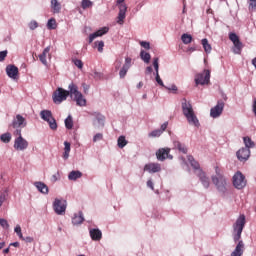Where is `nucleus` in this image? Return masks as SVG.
Here are the masks:
<instances>
[{
  "label": "nucleus",
  "mask_w": 256,
  "mask_h": 256,
  "mask_svg": "<svg viewBox=\"0 0 256 256\" xmlns=\"http://www.w3.org/2000/svg\"><path fill=\"white\" fill-rule=\"evenodd\" d=\"M181 107L182 113L187 119L189 125L197 127V129H199V127H201V123H199V118H197V115H195V111L193 110V105H191V102L187 101L186 98H183Z\"/></svg>",
  "instance_id": "nucleus-1"
},
{
  "label": "nucleus",
  "mask_w": 256,
  "mask_h": 256,
  "mask_svg": "<svg viewBox=\"0 0 256 256\" xmlns=\"http://www.w3.org/2000/svg\"><path fill=\"white\" fill-rule=\"evenodd\" d=\"M245 223H247L245 219V215L241 214L237 219L236 222L233 224V240L234 243L240 241L241 235L243 233V229H245Z\"/></svg>",
  "instance_id": "nucleus-2"
},
{
  "label": "nucleus",
  "mask_w": 256,
  "mask_h": 256,
  "mask_svg": "<svg viewBox=\"0 0 256 256\" xmlns=\"http://www.w3.org/2000/svg\"><path fill=\"white\" fill-rule=\"evenodd\" d=\"M211 179L218 193L225 195L227 193V178L225 176H211Z\"/></svg>",
  "instance_id": "nucleus-3"
},
{
  "label": "nucleus",
  "mask_w": 256,
  "mask_h": 256,
  "mask_svg": "<svg viewBox=\"0 0 256 256\" xmlns=\"http://www.w3.org/2000/svg\"><path fill=\"white\" fill-rule=\"evenodd\" d=\"M52 207L56 215H65V211H67V200L63 198H56L53 201Z\"/></svg>",
  "instance_id": "nucleus-4"
},
{
  "label": "nucleus",
  "mask_w": 256,
  "mask_h": 256,
  "mask_svg": "<svg viewBox=\"0 0 256 256\" xmlns=\"http://www.w3.org/2000/svg\"><path fill=\"white\" fill-rule=\"evenodd\" d=\"M194 81L196 87L198 85H209V82L211 81V71L206 69L203 70V72L196 74Z\"/></svg>",
  "instance_id": "nucleus-5"
},
{
  "label": "nucleus",
  "mask_w": 256,
  "mask_h": 256,
  "mask_svg": "<svg viewBox=\"0 0 256 256\" xmlns=\"http://www.w3.org/2000/svg\"><path fill=\"white\" fill-rule=\"evenodd\" d=\"M69 97V92L63 88H58L56 91H54L52 95V99L56 105H61L63 101H67V98Z\"/></svg>",
  "instance_id": "nucleus-6"
},
{
  "label": "nucleus",
  "mask_w": 256,
  "mask_h": 256,
  "mask_svg": "<svg viewBox=\"0 0 256 256\" xmlns=\"http://www.w3.org/2000/svg\"><path fill=\"white\" fill-rule=\"evenodd\" d=\"M233 186L235 189H245L247 186V180H245V175L240 171L236 172L233 176Z\"/></svg>",
  "instance_id": "nucleus-7"
},
{
  "label": "nucleus",
  "mask_w": 256,
  "mask_h": 256,
  "mask_svg": "<svg viewBox=\"0 0 256 256\" xmlns=\"http://www.w3.org/2000/svg\"><path fill=\"white\" fill-rule=\"evenodd\" d=\"M116 5H118L119 9L117 23L122 25L123 21H125V17H127V4H125V0H117Z\"/></svg>",
  "instance_id": "nucleus-8"
},
{
  "label": "nucleus",
  "mask_w": 256,
  "mask_h": 256,
  "mask_svg": "<svg viewBox=\"0 0 256 256\" xmlns=\"http://www.w3.org/2000/svg\"><path fill=\"white\" fill-rule=\"evenodd\" d=\"M223 109H225V102L218 100L217 105L210 109V117H212V119H218V117L223 115Z\"/></svg>",
  "instance_id": "nucleus-9"
},
{
  "label": "nucleus",
  "mask_w": 256,
  "mask_h": 256,
  "mask_svg": "<svg viewBox=\"0 0 256 256\" xmlns=\"http://www.w3.org/2000/svg\"><path fill=\"white\" fill-rule=\"evenodd\" d=\"M29 147V142L23 138V136H18L14 140V149L16 151H25Z\"/></svg>",
  "instance_id": "nucleus-10"
},
{
  "label": "nucleus",
  "mask_w": 256,
  "mask_h": 256,
  "mask_svg": "<svg viewBox=\"0 0 256 256\" xmlns=\"http://www.w3.org/2000/svg\"><path fill=\"white\" fill-rule=\"evenodd\" d=\"M171 153L170 148H160L156 151V157L158 161H165V159H173V155L169 154Z\"/></svg>",
  "instance_id": "nucleus-11"
},
{
  "label": "nucleus",
  "mask_w": 256,
  "mask_h": 256,
  "mask_svg": "<svg viewBox=\"0 0 256 256\" xmlns=\"http://www.w3.org/2000/svg\"><path fill=\"white\" fill-rule=\"evenodd\" d=\"M132 62H133V59H131V57L125 58V63L123 64L122 68L119 71L120 79H125L127 72L129 71V69H131Z\"/></svg>",
  "instance_id": "nucleus-12"
},
{
  "label": "nucleus",
  "mask_w": 256,
  "mask_h": 256,
  "mask_svg": "<svg viewBox=\"0 0 256 256\" xmlns=\"http://www.w3.org/2000/svg\"><path fill=\"white\" fill-rule=\"evenodd\" d=\"M238 161H248L251 157V150L249 148H241L236 152Z\"/></svg>",
  "instance_id": "nucleus-13"
},
{
  "label": "nucleus",
  "mask_w": 256,
  "mask_h": 256,
  "mask_svg": "<svg viewBox=\"0 0 256 256\" xmlns=\"http://www.w3.org/2000/svg\"><path fill=\"white\" fill-rule=\"evenodd\" d=\"M6 74L10 79H17L19 77V68L13 64L6 66Z\"/></svg>",
  "instance_id": "nucleus-14"
},
{
  "label": "nucleus",
  "mask_w": 256,
  "mask_h": 256,
  "mask_svg": "<svg viewBox=\"0 0 256 256\" xmlns=\"http://www.w3.org/2000/svg\"><path fill=\"white\" fill-rule=\"evenodd\" d=\"M109 33V27H102L98 31L89 35V43H93L97 37H103V35H107Z\"/></svg>",
  "instance_id": "nucleus-15"
},
{
  "label": "nucleus",
  "mask_w": 256,
  "mask_h": 256,
  "mask_svg": "<svg viewBox=\"0 0 256 256\" xmlns=\"http://www.w3.org/2000/svg\"><path fill=\"white\" fill-rule=\"evenodd\" d=\"M144 171H146L147 173H150V174L159 173V172H161V164H159V163L145 164Z\"/></svg>",
  "instance_id": "nucleus-16"
},
{
  "label": "nucleus",
  "mask_w": 256,
  "mask_h": 256,
  "mask_svg": "<svg viewBox=\"0 0 256 256\" xmlns=\"http://www.w3.org/2000/svg\"><path fill=\"white\" fill-rule=\"evenodd\" d=\"M197 177L199 178L200 182L202 183L204 189H209L211 185V181L209 180V177H207V174L203 170H199Z\"/></svg>",
  "instance_id": "nucleus-17"
},
{
  "label": "nucleus",
  "mask_w": 256,
  "mask_h": 256,
  "mask_svg": "<svg viewBox=\"0 0 256 256\" xmlns=\"http://www.w3.org/2000/svg\"><path fill=\"white\" fill-rule=\"evenodd\" d=\"M89 235L92 241H101L103 239V232L99 228H92L89 230Z\"/></svg>",
  "instance_id": "nucleus-18"
},
{
  "label": "nucleus",
  "mask_w": 256,
  "mask_h": 256,
  "mask_svg": "<svg viewBox=\"0 0 256 256\" xmlns=\"http://www.w3.org/2000/svg\"><path fill=\"white\" fill-rule=\"evenodd\" d=\"M244 252H245V243H243V240H239L234 251L231 253V256H243Z\"/></svg>",
  "instance_id": "nucleus-19"
},
{
  "label": "nucleus",
  "mask_w": 256,
  "mask_h": 256,
  "mask_svg": "<svg viewBox=\"0 0 256 256\" xmlns=\"http://www.w3.org/2000/svg\"><path fill=\"white\" fill-rule=\"evenodd\" d=\"M12 126L14 129H17L19 127H27V122L25 121V118L22 117L20 114L16 115V119L13 120Z\"/></svg>",
  "instance_id": "nucleus-20"
},
{
  "label": "nucleus",
  "mask_w": 256,
  "mask_h": 256,
  "mask_svg": "<svg viewBox=\"0 0 256 256\" xmlns=\"http://www.w3.org/2000/svg\"><path fill=\"white\" fill-rule=\"evenodd\" d=\"M34 186L42 195H49V187L44 182H35Z\"/></svg>",
  "instance_id": "nucleus-21"
},
{
  "label": "nucleus",
  "mask_w": 256,
  "mask_h": 256,
  "mask_svg": "<svg viewBox=\"0 0 256 256\" xmlns=\"http://www.w3.org/2000/svg\"><path fill=\"white\" fill-rule=\"evenodd\" d=\"M68 89L67 90V93H68V97H76L78 95H80V91H79V88L77 87V85H75V83H70L69 86H68Z\"/></svg>",
  "instance_id": "nucleus-22"
},
{
  "label": "nucleus",
  "mask_w": 256,
  "mask_h": 256,
  "mask_svg": "<svg viewBox=\"0 0 256 256\" xmlns=\"http://www.w3.org/2000/svg\"><path fill=\"white\" fill-rule=\"evenodd\" d=\"M85 221V217L83 216V212L79 211L78 214H74L72 217L73 225H81Z\"/></svg>",
  "instance_id": "nucleus-23"
},
{
  "label": "nucleus",
  "mask_w": 256,
  "mask_h": 256,
  "mask_svg": "<svg viewBox=\"0 0 256 256\" xmlns=\"http://www.w3.org/2000/svg\"><path fill=\"white\" fill-rule=\"evenodd\" d=\"M83 177V173L79 170H73L68 174L69 181H77V179H81Z\"/></svg>",
  "instance_id": "nucleus-24"
},
{
  "label": "nucleus",
  "mask_w": 256,
  "mask_h": 256,
  "mask_svg": "<svg viewBox=\"0 0 256 256\" xmlns=\"http://www.w3.org/2000/svg\"><path fill=\"white\" fill-rule=\"evenodd\" d=\"M74 101H76V105H78V107H85V105H87V99L83 97L81 92L74 97Z\"/></svg>",
  "instance_id": "nucleus-25"
},
{
  "label": "nucleus",
  "mask_w": 256,
  "mask_h": 256,
  "mask_svg": "<svg viewBox=\"0 0 256 256\" xmlns=\"http://www.w3.org/2000/svg\"><path fill=\"white\" fill-rule=\"evenodd\" d=\"M51 51V46H47L42 54H40L38 57L42 63V65H47V54H49V52Z\"/></svg>",
  "instance_id": "nucleus-26"
},
{
  "label": "nucleus",
  "mask_w": 256,
  "mask_h": 256,
  "mask_svg": "<svg viewBox=\"0 0 256 256\" xmlns=\"http://www.w3.org/2000/svg\"><path fill=\"white\" fill-rule=\"evenodd\" d=\"M234 47L232 48V51L235 55H241V51L243 50V42L241 40H238L237 42L233 43Z\"/></svg>",
  "instance_id": "nucleus-27"
},
{
  "label": "nucleus",
  "mask_w": 256,
  "mask_h": 256,
  "mask_svg": "<svg viewBox=\"0 0 256 256\" xmlns=\"http://www.w3.org/2000/svg\"><path fill=\"white\" fill-rule=\"evenodd\" d=\"M173 145H174V148L180 151V153H184V155H187V146H185V144L176 140L173 142Z\"/></svg>",
  "instance_id": "nucleus-28"
},
{
  "label": "nucleus",
  "mask_w": 256,
  "mask_h": 256,
  "mask_svg": "<svg viewBox=\"0 0 256 256\" xmlns=\"http://www.w3.org/2000/svg\"><path fill=\"white\" fill-rule=\"evenodd\" d=\"M188 162L190 163L191 167H193V169H195L196 171L199 170L201 171V166L199 165V162H197V160H195V158L191 155L187 156Z\"/></svg>",
  "instance_id": "nucleus-29"
},
{
  "label": "nucleus",
  "mask_w": 256,
  "mask_h": 256,
  "mask_svg": "<svg viewBox=\"0 0 256 256\" xmlns=\"http://www.w3.org/2000/svg\"><path fill=\"white\" fill-rule=\"evenodd\" d=\"M140 58L146 65H149L151 63V54L149 52H146L145 50L140 51Z\"/></svg>",
  "instance_id": "nucleus-30"
},
{
  "label": "nucleus",
  "mask_w": 256,
  "mask_h": 256,
  "mask_svg": "<svg viewBox=\"0 0 256 256\" xmlns=\"http://www.w3.org/2000/svg\"><path fill=\"white\" fill-rule=\"evenodd\" d=\"M40 117L43 121H49V119L53 118V112H51V110H42Z\"/></svg>",
  "instance_id": "nucleus-31"
},
{
  "label": "nucleus",
  "mask_w": 256,
  "mask_h": 256,
  "mask_svg": "<svg viewBox=\"0 0 256 256\" xmlns=\"http://www.w3.org/2000/svg\"><path fill=\"white\" fill-rule=\"evenodd\" d=\"M51 9L53 13H61V3L58 0H51Z\"/></svg>",
  "instance_id": "nucleus-32"
},
{
  "label": "nucleus",
  "mask_w": 256,
  "mask_h": 256,
  "mask_svg": "<svg viewBox=\"0 0 256 256\" xmlns=\"http://www.w3.org/2000/svg\"><path fill=\"white\" fill-rule=\"evenodd\" d=\"M201 43L205 53L207 54L211 53L213 48L211 47V44H209V40H207V38H204L202 39Z\"/></svg>",
  "instance_id": "nucleus-33"
},
{
  "label": "nucleus",
  "mask_w": 256,
  "mask_h": 256,
  "mask_svg": "<svg viewBox=\"0 0 256 256\" xmlns=\"http://www.w3.org/2000/svg\"><path fill=\"white\" fill-rule=\"evenodd\" d=\"M244 144H245V149H252V147H255V142L249 138V136H246L243 138Z\"/></svg>",
  "instance_id": "nucleus-34"
},
{
  "label": "nucleus",
  "mask_w": 256,
  "mask_h": 256,
  "mask_svg": "<svg viewBox=\"0 0 256 256\" xmlns=\"http://www.w3.org/2000/svg\"><path fill=\"white\" fill-rule=\"evenodd\" d=\"M181 41L184 43V45H189V43L193 41V36H191V34L184 33L181 36Z\"/></svg>",
  "instance_id": "nucleus-35"
},
{
  "label": "nucleus",
  "mask_w": 256,
  "mask_h": 256,
  "mask_svg": "<svg viewBox=\"0 0 256 256\" xmlns=\"http://www.w3.org/2000/svg\"><path fill=\"white\" fill-rule=\"evenodd\" d=\"M45 121L46 123H48L52 131H57V120H55V117L49 118L48 120H45Z\"/></svg>",
  "instance_id": "nucleus-36"
},
{
  "label": "nucleus",
  "mask_w": 256,
  "mask_h": 256,
  "mask_svg": "<svg viewBox=\"0 0 256 256\" xmlns=\"http://www.w3.org/2000/svg\"><path fill=\"white\" fill-rule=\"evenodd\" d=\"M66 129H73V116L68 115L64 121Z\"/></svg>",
  "instance_id": "nucleus-37"
},
{
  "label": "nucleus",
  "mask_w": 256,
  "mask_h": 256,
  "mask_svg": "<svg viewBox=\"0 0 256 256\" xmlns=\"http://www.w3.org/2000/svg\"><path fill=\"white\" fill-rule=\"evenodd\" d=\"M2 143H11V133L7 132L0 136Z\"/></svg>",
  "instance_id": "nucleus-38"
},
{
  "label": "nucleus",
  "mask_w": 256,
  "mask_h": 256,
  "mask_svg": "<svg viewBox=\"0 0 256 256\" xmlns=\"http://www.w3.org/2000/svg\"><path fill=\"white\" fill-rule=\"evenodd\" d=\"M248 11L255 13L256 11V0H248Z\"/></svg>",
  "instance_id": "nucleus-39"
},
{
  "label": "nucleus",
  "mask_w": 256,
  "mask_h": 256,
  "mask_svg": "<svg viewBox=\"0 0 256 256\" xmlns=\"http://www.w3.org/2000/svg\"><path fill=\"white\" fill-rule=\"evenodd\" d=\"M118 147L120 149H123L127 145V139H125V136H120L117 140Z\"/></svg>",
  "instance_id": "nucleus-40"
},
{
  "label": "nucleus",
  "mask_w": 256,
  "mask_h": 256,
  "mask_svg": "<svg viewBox=\"0 0 256 256\" xmlns=\"http://www.w3.org/2000/svg\"><path fill=\"white\" fill-rule=\"evenodd\" d=\"M47 27L48 29H57V21L55 18H51L47 22Z\"/></svg>",
  "instance_id": "nucleus-41"
},
{
  "label": "nucleus",
  "mask_w": 256,
  "mask_h": 256,
  "mask_svg": "<svg viewBox=\"0 0 256 256\" xmlns=\"http://www.w3.org/2000/svg\"><path fill=\"white\" fill-rule=\"evenodd\" d=\"M81 7L82 9H89L90 7H93V2L91 0H82Z\"/></svg>",
  "instance_id": "nucleus-42"
},
{
  "label": "nucleus",
  "mask_w": 256,
  "mask_h": 256,
  "mask_svg": "<svg viewBox=\"0 0 256 256\" xmlns=\"http://www.w3.org/2000/svg\"><path fill=\"white\" fill-rule=\"evenodd\" d=\"M161 135H163V130L156 129V130H153L152 132H150L148 134V137H161Z\"/></svg>",
  "instance_id": "nucleus-43"
},
{
  "label": "nucleus",
  "mask_w": 256,
  "mask_h": 256,
  "mask_svg": "<svg viewBox=\"0 0 256 256\" xmlns=\"http://www.w3.org/2000/svg\"><path fill=\"white\" fill-rule=\"evenodd\" d=\"M28 27H29L30 31H35V29H37V27H39V23H37V21H35V20H31L28 24Z\"/></svg>",
  "instance_id": "nucleus-44"
},
{
  "label": "nucleus",
  "mask_w": 256,
  "mask_h": 256,
  "mask_svg": "<svg viewBox=\"0 0 256 256\" xmlns=\"http://www.w3.org/2000/svg\"><path fill=\"white\" fill-rule=\"evenodd\" d=\"M153 67L155 69V75H157L159 73V57L153 59Z\"/></svg>",
  "instance_id": "nucleus-45"
},
{
  "label": "nucleus",
  "mask_w": 256,
  "mask_h": 256,
  "mask_svg": "<svg viewBox=\"0 0 256 256\" xmlns=\"http://www.w3.org/2000/svg\"><path fill=\"white\" fill-rule=\"evenodd\" d=\"M72 63H74V65L76 67H78V69H83V61L77 59V58H73L72 59Z\"/></svg>",
  "instance_id": "nucleus-46"
},
{
  "label": "nucleus",
  "mask_w": 256,
  "mask_h": 256,
  "mask_svg": "<svg viewBox=\"0 0 256 256\" xmlns=\"http://www.w3.org/2000/svg\"><path fill=\"white\" fill-rule=\"evenodd\" d=\"M96 123H98V125H104L105 123V117L103 115H98L96 116V119H95Z\"/></svg>",
  "instance_id": "nucleus-47"
},
{
  "label": "nucleus",
  "mask_w": 256,
  "mask_h": 256,
  "mask_svg": "<svg viewBox=\"0 0 256 256\" xmlns=\"http://www.w3.org/2000/svg\"><path fill=\"white\" fill-rule=\"evenodd\" d=\"M121 65H123V61L121 59H116L114 62V67L116 71L121 69Z\"/></svg>",
  "instance_id": "nucleus-48"
},
{
  "label": "nucleus",
  "mask_w": 256,
  "mask_h": 256,
  "mask_svg": "<svg viewBox=\"0 0 256 256\" xmlns=\"http://www.w3.org/2000/svg\"><path fill=\"white\" fill-rule=\"evenodd\" d=\"M229 39H230V41H232V43H236L237 41H239V36H237L235 33L231 32L229 34Z\"/></svg>",
  "instance_id": "nucleus-49"
},
{
  "label": "nucleus",
  "mask_w": 256,
  "mask_h": 256,
  "mask_svg": "<svg viewBox=\"0 0 256 256\" xmlns=\"http://www.w3.org/2000/svg\"><path fill=\"white\" fill-rule=\"evenodd\" d=\"M14 231L16 232V234L18 235L19 239H23V232H21V226L17 225L14 228Z\"/></svg>",
  "instance_id": "nucleus-50"
},
{
  "label": "nucleus",
  "mask_w": 256,
  "mask_h": 256,
  "mask_svg": "<svg viewBox=\"0 0 256 256\" xmlns=\"http://www.w3.org/2000/svg\"><path fill=\"white\" fill-rule=\"evenodd\" d=\"M0 225L3 229H9V222L6 219L0 218Z\"/></svg>",
  "instance_id": "nucleus-51"
},
{
  "label": "nucleus",
  "mask_w": 256,
  "mask_h": 256,
  "mask_svg": "<svg viewBox=\"0 0 256 256\" xmlns=\"http://www.w3.org/2000/svg\"><path fill=\"white\" fill-rule=\"evenodd\" d=\"M92 77L94 79H96V81H99V80L103 79V73L95 71L93 73Z\"/></svg>",
  "instance_id": "nucleus-52"
},
{
  "label": "nucleus",
  "mask_w": 256,
  "mask_h": 256,
  "mask_svg": "<svg viewBox=\"0 0 256 256\" xmlns=\"http://www.w3.org/2000/svg\"><path fill=\"white\" fill-rule=\"evenodd\" d=\"M95 45H97L99 53H103V47H105V42L103 41L95 42Z\"/></svg>",
  "instance_id": "nucleus-53"
},
{
  "label": "nucleus",
  "mask_w": 256,
  "mask_h": 256,
  "mask_svg": "<svg viewBox=\"0 0 256 256\" xmlns=\"http://www.w3.org/2000/svg\"><path fill=\"white\" fill-rule=\"evenodd\" d=\"M164 89H167V91H173V93H177L178 90L177 85L175 84H172L170 87L165 86Z\"/></svg>",
  "instance_id": "nucleus-54"
},
{
  "label": "nucleus",
  "mask_w": 256,
  "mask_h": 256,
  "mask_svg": "<svg viewBox=\"0 0 256 256\" xmlns=\"http://www.w3.org/2000/svg\"><path fill=\"white\" fill-rule=\"evenodd\" d=\"M140 45H141V47H143L144 49H147V50L151 49V43H149V42H147V41H141V42H140Z\"/></svg>",
  "instance_id": "nucleus-55"
},
{
  "label": "nucleus",
  "mask_w": 256,
  "mask_h": 256,
  "mask_svg": "<svg viewBox=\"0 0 256 256\" xmlns=\"http://www.w3.org/2000/svg\"><path fill=\"white\" fill-rule=\"evenodd\" d=\"M156 75V82L160 87H165V84L163 83V80L161 79V76H159V73L155 74Z\"/></svg>",
  "instance_id": "nucleus-56"
},
{
  "label": "nucleus",
  "mask_w": 256,
  "mask_h": 256,
  "mask_svg": "<svg viewBox=\"0 0 256 256\" xmlns=\"http://www.w3.org/2000/svg\"><path fill=\"white\" fill-rule=\"evenodd\" d=\"M101 139H103V134L102 133H97L93 137L94 143H97V141H101Z\"/></svg>",
  "instance_id": "nucleus-57"
},
{
  "label": "nucleus",
  "mask_w": 256,
  "mask_h": 256,
  "mask_svg": "<svg viewBox=\"0 0 256 256\" xmlns=\"http://www.w3.org/2000/svg\"><path fill=\"white\" fill-rule=\"evenodd\" d=\"M7 53H8L7 50L0 51V63H1L2 61H5V57H7Z\"/></svg>",
  "instance_id": "nucleus-58"
},
{
  "label": "nucleus",
  "mask_w": 256,
  "mask_h": 256,
  "mask_svg": "<svg viewBox=\"0 0 256 256\" xmlns=\"http://www.w3.org/2000/svg\"><path fill=\"white\" fill-rule=\"evenodd\" d=\"M21 240L25 241V243H33V241H35V239L31 236L23 237Z\"/></svg>",
  "instance_id": "nucleus-59"
},
{
  "label": "nucleus",
  "mask_w": 256,
  "mask_h": 256,
  "mask_svg": "<svg viewBox=\"0 0 256 256\" xmlns=\"http://www.w3.org/2000/svg\"><path fill=\"white\" fill-rule=\"evenodd\" d=\"M215 173L216 175H212V177H225L223 173H221V169H219V167L215 168Z\"/></svg>",
  "instance_id": "nucleus-60"
},
{
  "label": "nucleus",
  "mask_w": 256,
  "mask_h": 256,
  "mask_svg": "<svg viewBox=\"0 0 256 256\" xmlns=\"http://www.w3.org/2000/svg\"><path fill=\"white\" fill-rule=\"evenodd\" d=\"M64 151L71 152V143L67 141L64 142Z\"/></svg>",
  "instance_id": "nucleus-61"
},
{
  "label": "nucleus",
  "mask_w": 256,
  "mask_h": 256,
  "mask_svg": "<svg viewBox=\"0 0 256 256\" xmlns=\"http://www.w3.org/2000/svg\"><path fill=\"white\" fill-rule=\"evenodd\" d=\"M168 125H169V122H164V123L161 125V128H160L159 130L162 131V133H163L164 131L167 130Z\"/></svg>",
  "instance_id": "nucleus-62"
},
{
  "label": "nucleus",
  "mask_w": 256,
  "mask_h": 256,
  "mask_svg": "<svg viewBox=\"0 0 256 256\" xmlns=\"http://www.w3.org/2000/svg\"><path fill=\"white\" fill-rule=\"evenodd\" d=\"M147 187H149V189H151L152 191L155 189V186L153 184V180H148L147 181Z\"/></svg>",
  "instance_id": "nucleus-63"
},
{
  "label": "nucleus",
  "mask_w": 256,
  "mask_h": 256,
  "mask_svg": "<svg viewBox=\"0 0 256 256\" xmlns=\"http://www.w3.org/2000/svg\"><path fill=\"white\" fill-rule=\"evenodd\" d=\"M69 153H71V152L64 150V153H63V160L64 161H67V159H69Z\"/></svg>",
  "instance_id": "nucleus-64"
}]
</instances>
